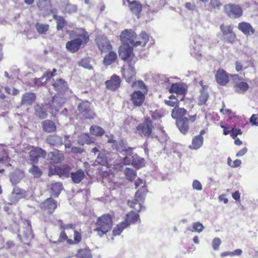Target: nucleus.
<instances>
[{"instance_id":"obj_1","label":"nucleus","mask_w":258,"mask_h":258,"mask_svg":"<svg viewBox=\"0 0 258 258\" xmlns=\"http://www.w3.org/2000/svg\"><path fill=\"white\" fill-rule=\"evenodd\" d=\"M58 228L60 230L58 238L51 236L49 242L53 244H57L66 241L70 245L78 244L82 240L81 229L76 230V225L72 223L64 224L63 220L57 221Z\"/></svg>"},{"instance_id":"obj_2","label":"nucleus","mask_w":258,"mask_h":258,"mask_svg":"<svg viewBox=\"0 0 258 258\" xmlns=\"http://www.w3.org/2000/svg\"><path fill=\"white\" fill-rule=\"evenodd\" d=\"M70 35L71 38L74 39L67 42L66 47L72 53L77 52L82 46L85 45L90 40L88 33L83 28H76L71 31Z\"/></svg>"},{"instance_id":"obj_3","label":"nucleus","mask_w":258,"mask_h":258,"mask_svg":"<svg viewBox=\"0 0 258 258\" xmlns=\"http://www.w3.org/2000/svg\"><path fill=\"white\" fill-rule=\"evenodd\" d=\"M56 94L52 97L53 103H59L61 106L67 100V96L71 90L69 89L68 82L61 78L56 79L52 84Z\"/></svg>"},{"instance_id":"obj_4","label":"nucleus","mask_w":258,"mask_h":258,"mask_svg":"<svg viewBox=\"0 0 258 258\" xmlns=\"http://www.w3.org/2000/svg\"><path fill=\"white\" fill-rule=\"evenodd\" d=\"M141 186V188H139L136 192L135 199L132 201H128L127 205L131 208L139 212L142 208L141 202L145 199V196L148 192L147 187L145 182L142 179L139 178L135 181L136 188Z\"/></svg>"},{"instance_id":"obj_5","label":"nucleus","mask_w":258,"mask_h":258,"mask_svg":"<svg viewBox=\"0 0 258 258\" xmlns=\"http://www.w3.org/2000/svg\"><path fill=\"white\" fill-rule=\"evenodd\" d=\"M39 207L41 219L45 222H52L51 217L57 208V201L52 198H48L41 202Z\"/></svg>"},{"instance_id":"obj_6","label":"nucleus","mask_w":258,"mask_h":258,"mask_svg":"<svg viewBox=\"0 0 258 258\" xmlns=\"http://www.w3.org/2000/svg\"><path fill=\"white\" fill-rule=\"evenodd\" d=\"M94 231L99 236H102L109 232L113 226V216L109 214H104L98 217L95 223Z\"/></svg>"},{"instance_id":"obj_7","label":"nucleus","mask_w":258,"mask_h":258,"mask_svg":"<svg viewBox=\"0 0 258 258\" xmlns=\"http://www.w3.org/2000/svg\"><path fill=\"white\" fill-rule=\"evenodd\" d=\"M135 212L131 211L128 212L125 216V221L119 223L113 229L112 234L113 236L120 235L123 230L128 227L131 224H135L138 221H140V216L138 212L135 210Z\"/></svg>"},{"instance_id":"obj_8","label":"nucleus","mask_w":258,"mask_h":258,"mask_svg":"<svg viewBox=\"0 0 258 258\" xmlns=\"http://www.w3.org/2000/svg\"><path fill=\"white\" fill-rule=\"evenodd\" d=\"M118 54L120 58L127 63L135 64L138 60L133 52V47L128 44H122L119 47Z\"/></svg>"},{"instance_id":"obj_9","label":"nucleus","mask_w":258,"mask_h":258,"mask_svg":"<svg viewBox=\"0 0 258 258\" xmlns=\"http://www.w3.org/2000/svg\"><path fill=\"white\" fill-rule=\"evenodd\" d=\"M233 25H225L222 24L220 26L222 34V40L225 43L233 44L237 40L236 35L233 31Z\"/></svg>"},{"instance_id":"obj_10","label":"nucleus","mask_w":258,"mask_h":258,"mask_svg":"<svg viewBox=\"0 0 258 258\" xmlns=\"http://www.w3.org/2000/svg\"><path fill=\"white\" fill-rule=\"evenodd\" d=\"M154 126L149 117H145L144 121L139 123L136 127L137 131L141 137L149 138L153 132Z\"/></svg>"},{"instance_id":"obj_11","label":"nucleus","mask_w":258,"mask_h":258,"mask_svg":"<svg viewBox=\"0 0 258 258\" xmlns=\"http://www.w3.org/2000/svg\"><path fill=\"white\" fill-rule=\"evenodd\" d=\"M79 113L85 119H93L96 116V114L93 111L91 103L87 100L82 101L78 106Z\"/></svg>"},{"instance_id":"obj_12","label":"nucleus","mask_w":258,"mask_h":258,"mask_svg":"<svg viewBox=\"0 0 258 258\" xmlns=\"http://www.w3.org/2000/svg\"><path fill=\"white\" fill-rule=\"evenodd\" d=\"M46 151L38 147H32L28 153V158L31 164H37L39 160L46 158Z\"/></svg>"},{"instance_id":"obj_13","label":"nucleus","mask_w":258,"mask_h":258,"mask_svg":"<svg viewBox=\"0 0 258 258\" xmlns=\"http://www.w3.org/2000/svg\"><path fill=\"white\" fill-rule=\"evenodd\" d=\"M224 10L227 16L231 19L239 18L243 14V10L241 6L235 4L225 5Z\"/></svg>"},{"instance_id":"obj_14","label":"nucleus","mask_w":258,"mask_h":258,"mask_svg":"<svg viewBox=\"0 0 258 258\" xmlns=\"http://www.w3.org/2000/svg\"><path fill=\"white\" fill-rule=\"evenodd\" d=\"M126 2L131 14L137 19H139L143 8V5L141 2L138 0H126Z\"/></svg>"},{"instance_id":"obj_15","label":"nucleus","mask_w":258,"mask_h":258,"mask_svg":"<svg viewBox=\"0 0 258 258\" xmlns=\"http://www.w3.org/2000/svg\"><path fill=\"white\" fill-rule=\"evenodd\" d=\"M95 41L98 49L101 52H106L112 49V46L110 41L107 37L104 35L96 36Z\"/></svg>"},{"instance_id":"obj_16","label":"nucleus","mask_w":258,"mask_h":258,"mask_svg":"<svg viewBox=\"0 0 258 258\" xmlns=\"http://www.w3.org/2000/svg\"><path fill=\"white\" fill-rule=\"evenodd\" d=\"M36 6L39 11L42 12L44 16H46L54 13L52 9L51 0H36Z\"/></svg>"},{"instance_id":"obj_17","label":"nucleus","mask_w":258,"mask_h":258,"mask_svg":"<svg viewBox=\"0 0 258 258\" xmlns=\"http://www.w3.org/2000/svg\"><path fill=\"white\" fill-rule=\"evenodd\" d=\"M119 37L122 44L130 43L134 47L135 41L137 37V35L134 31L131 29H125L121 32Z\"/></svg>"},{"instance_id":"obj_18","label":"nucleus","mask_w":258,"mask_h":258,"mask_svg":"<svg viewBox=\"0 0 258 258\" xmlns=\"http://www.w3.org/2000/svg\"><path fill=\"white\" fill-rule=\"evenodd\" d=\"M133 63H128L126 68L122 69L123 77L128 83H131L136 80V71Z\"/></svg>"},{"instance_id":"obj_19","label":"nucleus","mask_w":258,"mask_h":258,"mask_svg":"<svg viewBox=\"0 0 258 258\" xmlns=\"http://www.w3.org/2000/svg\"><path fill=\"white\" fill-rule=\"evenodd\" d=\"M147 93L140 90L135 91L131 96V100L135 106H141L145 99V95Z\"/></svg>"},{"instance_id":"obj_20","label":"nucleus","mask_w":258,"mask_h":258,"mask_svg":"<svg viewBox=\"0 0 258 258\" xmlns=\"http://www.w3.org/2000/svg\"><path fill=\"white\" fill-rule=\"evenodd\" d=\"M230 75L223 69H219L216 73L215 80L216 82L221 86H225L229 82Z\"/></svg>"},{"instance_id":"obj_21","label":"nucleus","mask_w":258,"mask_h":258,"mask_svg":"<svg viewBox=\"0 0 258 258\" xmlns=\"http://www.w3.org/2000/svg\"><path fill=\"white\" fill-rule=\"evenodd\" d=\"M121 80L119 76L116 74L113 75L109 80L105 82L107 89L111 91H116L120 86Z\"/></svg>"},{"instance_id":"obj_22","label":"nucleus","mask_w":258,"mask_h":258,"mask_svg":"<svg viewBox=\"0 0 258 258\" xmlns=\"http://www.w3.org/2000/svg\"><path fill=\"white\" fill-rule=\"evenodd\" d=\"M187 89L185 85L182 83L172 84L169 90L170 93H174L178 95L185 96L187 93Z\"/></svg>"},{"instance_id":"obj_23","label":"nucleus","mask_w":258,"mask_h":258,"mask_svg":"<svg viewBox=\"0 0 258 258\" xmlns=\"http://www.w3.org/2000/svg\"><path fill=\"white\" fill-rule=\"evenodd\" d=\"M64 159V155L59 151L56 150L48 154V160L52 165L60 163Z\"/></svg>"},{"instance_id":"obj_24","label":"nucleus","mask_w":258,"mask_h":258,"mask_svg":"<svg viewBox=\"0 0 258 258\" xmlns=\"http://www.w3.org/2000/svg\"><path fill=\"white\" fill-rule=\"evenodd\" d=\"M36 95L33 92H26L22 96L21 104L30 106L32 105L36 101Z\"/></svg>"},{"instance_id":"obj_25","label":"nucleus","mask_w":258,"mask_h":258,"mask_svg":"<svg viewBox=\"0 0 258 258\" xmlns=\"http://www.w3.org/2000/svg\"><path fill=\"white\" fill-rule=\"evenodd\" d=\"M176 124L180 131L183 134H186L189 130L188 119L184 117L183 118H179L176 120Z\"/></svg>"},{"instance_id":"obj_26","label":"nucleus","mask_w":258,"mask_h":258,"mask_svg":"<svg viewBox=\"0 0 258 258\" xmlns=\"http://www.w3.org/2000/svg\"><path fill=\"white\" fill-rule=\"evenodd\" d=\"M238 29L246 35H252L255 32L251 25L245 22L239 23L238 25Z\"/></svg>"},{"instance_id":"obj_27","label":"nucleus","mask_w":258,"mask_h":258,"mask_svg":"<svg viewBox=\"0 0 258 258\" xmlns=\"http://www.w3.org/2000/svg\"><path fill=\"white\" fill-rule=\"evenodd\" d=\"M149 36L145 31L141 32L139 36H137V39L135 41L134 47L141 45L144 46L149 41Z\"/></svg>"},{"instance_id":"obj_28","label":"nucleus","mask_w":258,"mask_h":258,"mask_svg":"<svg viewBox=\"0 0 258 258\" xmlns=\"http://www.w3.org/2000/svg\"><path fill=\"white\" fill-rule=\"evenodd\" d=\"M43 131L46 133L54 132L56 130L55 123L49 119L43 121L41 123Z\"/></svg>"},{"instance_id":"obj_29","label":"nucleus","mask_w":258,"mask_h":258,"mask_svg":"<svg viewBox=\"0 0 258 258\" xmlns=\"http://www.w3.org/2000/svg\"><path fill=\"white\" fill-rule=\"evenodd\" d=\"M55 173L60 177H69L71 168L69 166H55Z\"/></svg>"},{"instance_id":"obj_30","label":"nucleus","mask_w":258,"mask_h":258,"mask_svg":"<svg viewBox=\"0 0 258 258\" xmlns=\"http://www.w3.org/2000/svg\"><path fill=\"white\" fill-rule=\"evenodd\" d=\"M109 52L106 54L103 58V63L106 66H109L114 63L117 59L116 53L112 50H109Z\"/></svg>"},{"instance_id":"obj_31","label":"nucleus","mask_w":258,"mask_h":258,"mask_svg":"<svg viewBox=\"0 0 258 258\" xmlns=\"http://www.w3.org/2000/svg\"><path fill=\"white\" fill-rule=\"evenodd\" d=\"M186 114L187 110L183 108H180L179 106L174 108L171 111V116L176 120L179 119V118L184 117V116Z\"/></svg>"},{"instance_id":"obj_32","label":"nucleus","mask_w":258,"mask_h":258,"mask_svg":"<svg viewBox=\"0 0 258 258\" xmlns=\"http://www.w3.org/2000/svg\"><path fill=\"white\" fill-rule=\"evenodd\" d=\"M248 84L243 81L236 83L234 85V89L235 92L238 94H244L249 89Z\"/></svg>"},{"instance_id":"obj_33","label":"nucleus","mask_w":258,"mask_h":258,"mask_svg":"<svg viewBox=\"0 0 258 258\" xmlns=\"http://www.w3.org/2000/svg\"><path fill=\"white\" fill-rule=\"evenodd\" d=\"M24 176V172L20 170H15L10 175V181L13 184H17L20 182Z\"/></svg>"},{"instance_id":"obj_34","label":"nucleus","mask_w":258,"mask_h":258,"mask_svg":"<svg viewBox=\"0 0 258 258\" xmlns=\"http://www.w3.org/2000/svg\"><path fill=\"white\" fill-rule=\"evenodd\" d=\"M85 177L84 171L79 169L75 172H71V177L72 181L75 183H80Z\"/></svg>"},{"instance_id":"obj_35","label":"nucleus","mask_w":258,"mask_h":258,"mask_svg":"<svg viewBox=\"0 0 258 258\" xmlns=\"http://www.w3.org/2000/svg\"><path fill=\"white\" fill-rule=\"evenodd\" d=\"M203 143L204 138H201L200 136H196L193 138L191 144L188 148L191 150H198L203 146Z\"/></svg>"},{"instance_id":"obj_36","label":"nucleus","mask_w":258,"mask_h":258,"mask_svg":"<svg viewBox=\"0 0 258 258\" xmlns=\"http://www.w3.org/2000/svg\"><path fill=\"white\" fill-rule=\"evenodd\" d=\"M54 76V74L51 71H47L41 78L36 79L35 83L38 86H43L44 83H46L51 78Z\"/></svg>"},{"instance_id":"obj_37","label":"nucleus","mask_w":258,"mask_h":258,"mask_svg":"<svg viewBox=\"0 0 258 258\" xmlns=\"http://www.w3.org/2000/svg\"><path fill=\"white\" fill-rule=\"evenodd\" d=\"M35 115L40 119H43L47 117V113L42 106L37 104L34 106Z\"/></svg>"},{"instance_id":"obj_38","label":"nucleus","mask_w":258,"mask_h":258,"mask_svg":"<svg viewBox=\"0 0 258 258\" xmlns=\"http://www.w3.org/2000/svg\"><path fill=\"white\" fill-rule=\"evenodd\" d=\"M53 18L56 21L57 31L61 30L67 25V22L62 16L54 14Z\"/></svg>"},{"instance_id":"obj_39","label":"nucleus","mask_w":258,"mask_h":258,"mask_svg":"<svg viewBox=\"0 0 258 258\" xmlns=\"http://www.w3.org/2000/svg\"><path fill=\"white\" fill-rule=\"evenodd\" d=\"M77 258H93L91 250L88 248H80L76 254Z\"/></svg>"},{"instance_id":"obj_40","label":"nucleus","mask_w":258,"mask_h":258,"mask_svg":"<svg viewBox=\"0 0 258 258\" xmlns=\"http://www.w3.org/2000/svg\"><path fill=\"white\" fill-rule=\"evenodd\" d=\"M63 188L62 184L60 182H56L51 184V190L52 195L57 197Z\"/></svg>"},{"instance_id":"obj_41","label":"nucleus","mask_w":258,"mask_h":258,"mask_svg":"<svg viewBox=\"0 0 258 258\" xmlns=\"http://www.w3.org/2000/svg\"><path fill=\"white\" fill-rule=\"evenodd\" d=\"M32 166L29 169V172L31 174L34 178H40L43 172L42 170L36 164H32Z\"/></svg>"},{"instance_id":"obj_42","label":"nucleus","mask_w":258,"mask_h":258,"mask_svg":"<svg viewBox=\"0 0 258 258\" xmlns=\"http://www.w3.org/2000/svg\"><path fill=\"white\" fill-rule=\"evenodd\" d=\"M90 133L92 135L96 137H100L104 134L105 131L101 127L98 125H93L90 128Z\"/></svg>"},{"instance_id":"obj_43","label":"nucleus","mask_w":258,"mask_h":258,"mask_svg":"<svg viewBox=\"0 0 258 258\" xmlns=\"http://www.w3.org/2000/svg\"><path fill=\"white\" fill-rule=\"evenodd\" d=\"M35 28L39 34H45L49 29V25L38 22L35 24Z\"/></svg>"},{"instance_id":"obj_44","label":"nucleus","mask_w":258,"mask_h":258,"mask_svg":"<svg viewBox=\"0 0 258 258\" xmlns=\"http://www.w3.org/2000/svg\"><path fill=\"white\" fill-rule=\"evenodd\" d=\"M222 6V3L220 0H210L209 9L210 11L219 10Z\"/></svg>"},{"instance_id":"obj_45","label":"nucleus","mask_w":258,"mask_h":258,"mask_svg":"<svg viewBox=\"0 0 258 258\" xmlns=\"http://www.w3.org/2000/svg\"><path fill=\"white\" fill-rule=\"evenodd\" d=\"M12 193L16 198L18 199L25 198L26 195V192L25 190H23L18 186H15L13 188Z\"/></svg>"},{"instance_id":"obj_46","label":"nucleus","mask_w":258,"mask_h":258,"mask_svg":"<svg viewBox=\"0 0 258 258\" xmlns=\"http://www.w3.org/2000/svg\"><path fill=\"white\" fill-rule=\"evenodd\" d=\"M124 174L126 178L130 181H133L137 176L136 171L130 168H125Z\"/></svg>"},{"instance_id":"obj_47","label":"nucleus","mask_w":258,"mask_h":258,"mask_svg":"<svg viewBox=\"0 0 258 258\" xmlns=\"http://www.w3.org/2000/svg\"><path fill=\"white\" fill-rule=\"evenodd\" d=\"M132 86H136L139 89L143 91V92L147 93V89L146 86L144 82L142 80H138V81H135L134 80L133 82H132Z\"/></svg>"},{"instance_id":"obj_48","label":"nucleus","mask_w":258,"mask_h":258,"mask_svg":"<svg viewBox=\"0 0 258 258\" xmlns=\"http://www.w3.org/2000/svg\"><path fill=\"white\" fill-rule=\"evenodd\" d=\"M96 161L98 164L105 166L107 164V159L106 154L104 153L100 152L97 156Z\"/></svg>"},{"instance_id":"obj_49","label":"nucleus","mask_w":258,"mask_h":258,"mask_svg":"<svg viewBox=\"0 0 258 258\" xmlns=\"http://www.w3.org/2000/svg\"><path fill=\"white\" fill-rule=\"evenodd\" d=\"M204 226L201 223L199 222H194L192 224V229H190L189 228H188L187 229L188 230L191 231V232H201L203 231L204 229Z\"/></svg>"},{"instance_id":"obj_50","label":"nucleus","mask_w":258,"mask_h":258,"mask_svg":"<svg viewBox=\"0 0 258 258\" xmlns=\"http://www.w3.org/2000/svg\"><path fill=\"white\" fill-rule=\"evenodd\" d=\"M79 66L88 70H92V66L90 64V60L89 58H84L79 62Z\"/></svg>"},{"instance_id":"obj_51","label":"nucleus","mask_w":258,"mask_h":258,"mask_svg":"<svg viewBox=\"0 0 258 258\" xmlns=\"http://www.w3.org/2000/svg\"><path fill=\"white\" fill-rule=\"evenodd\" d=\"M209 98V94L207 92H202L198 99V104L199 105H203L205 104Z\"/></svg>"},{"instance_id":"obj_52","label":"nucleus","mask_w":258,"mask_h":258,"mask_svg":"<svg viewBox=\"0 0 258 258\" xmlns=\"http://www.w3.org/2000/svg\"><path fill=\"white\" fill-rule=\"evenodd\" d=\"M59 140V138L56 135H49L46 139L47 143L53 146L56 145Z\"/></svg>"},{"instance_id":"obj_53","label":"nucleus","mask_w":258,"mask_h":258,"mask_svg":"<svg viewBox=\"0 0 258 258\" xmlns=\"http://www.w3.org/2000/svg\"><path fill=\"white\" fill-rule=\"evenodd\" d=\"M150 115L152 119L154 120L160 119L163 116L161 111L159 110H156L154 111H151L150 112Z\"/></svg>"},{"instance_id":"obj_54","label":"nucleus","mask_w":258,"mask_h":258,"mask_svg":"<svg viewBox=\"0 0 258 258\" xmlns=\"http://www.w3.org/2000/svg\"><path fill=\"white\" fill-rule=\"evenodd\" d=\"M4 89L8 94L16 96L19 94V91L15 88H13L11 89L9 86H6L5 87Z\"/></svg>"},{"instance_id":"obj_55","label":"nucleus","mask_w":258,"mask_h":258,"mask_svg":"<svg viewBox=\"0 0 258 258\" xmlns=\"http://www.w3.org/2000/svg\"><path fill=\"white\" fill-rule=\"evenodd\" d=\"M242 134V132L240 128H236L234 127H232L231 129L230 132V136L232 138H237L238 135H241Z\"/></svg>"},{"instance_id":"obj_56","label":"nucleus","mask_w":258,"mask_h":258,"mask_svg":"<svg viewBox=\"0 0 258 258\" xmlns=\"http://www.w3.org/2000/svg\"><path fill=\"white\" fill-rule=\"evenodd\" d=\"M221 243V241L219 238H214L212 242L213 248L215 250H218Z\"/></svg>"},{"instance_id":"obj_57","label":"nucleus","mask_w":258,"mask_h":258,"mask_svg":"<svg viewBox=\"0 0 258 258\" xmlns=\"http://www.w3.org/2000/svg\"><path fill=\"white\" fill-rule=\"evenodd\" d=\"M164 102L166 105L174 108L178 107L179 105V102L178 100L175 101L165 100Z\"/></svg>"},{"instance_id":"obj_58","label":"nucleus","mask_w":258,"mask_h":258,"mask_svg":"<svg viewBox=\"0 0 258 258\" xmlns=\"http://www.w3.org/2000/svg\"><path fill=\"white\" fill-rule=\"evenodd\" d=\"M184 7L186 9L192 11L196 10L197 9L196 3L194 1L186 2L184 4Z\"/></svg>"},{"instance_id":"obj_59","label":"nucleus","mask_w":258,"mask_h":258,"mask_svg":"<svg viewBox=\"0 0 258 258\" xmlns=\"http://www.w3.org/2000/svg\"><path fill=\"white\" fill-rule=\"evenodd\" d=\"M66 10L69 13L76 12L77 10V7L76 5L68 3L66 6Z\"/></svg>"},{"instance_id":"obj_60","label":"nucleus","mask_w":258,"mask_h":258,"mask_svg":"<svg viewBox=\"0 0 258 258\" xmlns=\"http://www.w3.org/2000/svg\"><path fill=\"white\" fill-rule=\"evenodd\" d=\"M249 122L253 125L258 126V114H252L249 119Z\"/></svg>"},{"instance_id":"obj_61","label":"nucleus","mask_w":258,"mask_h":258,"mask_svg":"<svg viewBox=\"0 0 258 258\" xmlns=\"http://www.w3.org/2000/svg\"><path fill=\"white\" fill-rule=\"evenodd\" d=\"M192 187L198 190H202L203 187L201 182L198 180H195L192 183Z\"/></svg>"},{"instance_id":"obj_62","label":"nucleus","mask_w":258,"mask_h":258,"mask_svg":"<svg viewBox=\"0 0 258 258\" xmlns=\"http://www.w3.org/2000/svg\"><path fill=\"white\" fill-rule=\"evenodd\" d=\"M24 234L27 239H30L33 237L32 230L31 228H27Z\"/></svg>"},{"instance_id":"obj_63","label":"nucleus","mask_w":258,"mask_h":258,"mask_svg":"<svg viewBox=\"0 0 258 258\" xmlns=\"http://www.w3.org/2000/svg\"><path fill=\"white\" fill-rule=\"evenodd\" d=\"M225 105L224 102H223L222 107L220 109V112L223 114H230L232 113V110L230 109H225Z\"/></svg>"},{"instance_id":"obj_64","label":"nucleus","mask_w":258,"mask_h":258,"mask_svg":"<svg viewBox=\"0 0 258 258\" xmlns=\"http://www.w3.org/2000/svg\"><path fill=\"white\" fill-rule=\"evenodd\" d=\"M232 198L236 201H240V194L238 190H237L232 194Z\"/></svg>"}]
</instances>
